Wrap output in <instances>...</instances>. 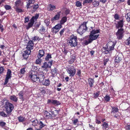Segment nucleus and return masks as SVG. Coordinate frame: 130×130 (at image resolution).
Wrapping results in <instances>:
<instances>
[{
	"mask_svg": "<svg viewBox=\"0 0 130 130\" xmlns=\"http://www.w3.org/2000/svg\"><path fill=\"white\" fill-rule=\"evenodd\" d=\"M42 81V83L43 85L48 86L50 84V81L48 79L43 80Z\"/></svg>",
	"mask_w": 130,
	"mask_h": 130,
	"instance_id": "obj_26",
	"label": "nucleus"
},
{
	"mask_svg": "<svg viewBox=\"0 0 130 130\" xmlns=\"http://www.w3.org/2000/svg\"><path fill=\"white\" fill-rule=\"evenodd\" d=\"M123 25V20H121L118 22V23L116 25V26L117 28H119L122 27Z\"/></svg>",
	"mask_w": 130,
	"mask_h": 130,
	"instance_id": "obj_21",
	"label": "nucleus"
},
{
	"mask_svg": "<svg viewBox=\"0 0 130 130\" xmlns=\"http://www.w3.org/2000/svg\"><path fill=\"white\" fill-rule=\"evenodd\" d=\"M39 14H36L34 16L32 17V18H31V20H33V21L34 22V20H36L38 18L39 16Z\"/></svg>",
	"mask_w": 130,
	"mask_h": 130,
	"instance_id": "obj_33",
	"label": "nucleus"
},
{
	"mask_svg": "<svg viewBox=\"0 0 130 130\" xmlns=\"http://www.w3.org/2000/svg\"><path fill=\"white\" fill-rule=\"evenodd\" d=\"M39 125V127L40 129L42 128L45 125V124L43 122L41 121H40Z\"/></svg>",
	"mask_w": 130,
	"mask_h": 130,
	"instance_id": "obj_32",
	"label": "nucleus"
},
{
	"mask_svg": "<svg viewBox=\"0 0 130 130\" xmlns=\"http://www.w3.org/2000/svg\"><path fill=\"white\" fill-rule=\"evenodd\" d=\"M29 77L31 78V80L34 82L38 81V78L37 74H32L30 75Z\"/></svg>",
	"mask_w": 130,
	"mask_h": 130,
	"instance_id": "obj_17",
	"label": "nucleus"
},
{
	"mask_svg": "<svg viewBox=\"0 0 130 130\" xmlns=\"http://www.w3.org/2000/svg\"><path fill=\"white\" fill-rule=\"evenodd\" d=\"M99 92H95L94 94V97L95 98H96L99 95Z\"/></svg>",
	"mask_w": 130,
	"mask_h": 130,
	"instance_id": "obj_44",
	"label": "nucleus"
},
{
	"mask_svg": "<svg viewBox=\"0 0 130 130\" xmlns=\"http://www.w3.org/2000/svg\"><path fill=\"white\" fill-rule=\"evenodd\" d=\"M6 108V111L8 113H10L14 108V106L12 104L8 102L5 103Z\"/></svg>",
	"mask_w": 130,
	"mask_h": 130,
	"instance_id": "obj_6",
	"label": "nucleus"
},
{
	"mask_svg": "<svg viewBox=\"0 0 130 130\" xmlns=\"http://www.w3.org/2000/svg\"><path fill=\"white\" fill-rule=\"evenodd\" d=\"M121 58L119 56H117L115 58V61L116 62L118 63L121 60Z\"/></svg>",
	"mask_w": 130,
	"mask_h": 130,
	"instance_id": "obj_36",
	"label": "nucleus"
},
{
	"mask_svg": "<svg viewBox=\"0 0 130 130\" xmlns=\"http://www.w3.org/2000/svg\"><path fill=\"white\" fill-rule=\"evenodd\" d=\"M6 125V123L3 121L0 122V126L2 128H4Z\"/></svg>",
	"mask_w": 130,
	"mask_h": 130,
	"instance_id": "obj_41",
	"label": "nucleus"
},
{
	"mask_svg": "<svg viewBox=\"0 0 130 130\" xmlns=\"http://www.w3.org/2000/svg\"><path fill=\"white\" fill-rule=\"evenodd\" d=\"M77 37L74 35L71 36L70 39L68 42V44L71 47H75L76 46L77 44Z\"/></svg>",
	"mask_w": 130,
	"mask_h": 130,
	"instance_id": "obj_3",
	"label": "nucleus"
},
{
	"mask_svg": "<svg viewBox=\"0 0 130 130\" xmlns=\"http://www.w3.org/2000/svg\"><path fill=\"white\" fill-rule=\"evenodd\" d=\"M0 48L2 50H3L4 49H5L6 47L4 45L2 44L0 45Z\"/></svg>",
	"mask_w": 130,
	"mask_h": 130,
	"instance_id": "obj_54",
	"label": "nucleus"
},
{
	"mask_svg": "<svg viewBox=\"0 0 130 130\" xmlns=\"http://www.w3.org/2000/svg\"><path fill=\"white\" fill-rule=\"evenodd\" d=\"M31 51L30 50L26 49L24 51L23 53L22 56L24 58L26 59L28 58V55L30 54Z\"/></svg>",
	"mask_w": 130,
	"mask_h": 130,
	"instance_id": "obj_14",
	"label": "nucleus"
},
{
	"mask_svg": "<svg viewBox=\"0 0 130 130\" xmlns=\"http://www.w3.org/2000/svg\"><path fill=\"white\" fill-rule=\"evenodd\" d=\"M61 11L57 13L54 17H52L51 19V21L53 22L56 20H59L60 18V15Z\"/></svg>",
	"mask_w": 130,
	"mask_h": 130,
	"instance_id": "obj_15",
	"label": "nucleus"
},
{
	"mask_svg": "<svg viewBox=\"0 0 130 130\" xmlns=\"http://www.w3.org/2000/svg\"><path fill=\"white\" fill-rule=\"evenodd\" d=\"M39 32L42 34H43L45 32V28L43 26L39 30Z\"/></svg>",
	"mask_w": 130,
	"mask_h": 130,
	"instance_id": "obj_29",
	"label": "nucleus"
},
{
	"mask_svg": "<svg viewBox=\"0 0 130 130\" xmlns=\"http://www.w3.org/2000/svg\"><path fill=\"white\" fill-rule=\"evenodd\" d=\"M62 27V25L60 24H58L52 28L51 31L53 33H56L58 32Z\"/></svg>",
	"mask_w": 130,
	"mask_h": 130,
	"instance_id": "obj_10",
	"label": "nucleus"
},
{
	"mask_svg": "<svg viewBox=\"0 0 130 130\" xmlns=\"http://www.w3.org/2000/svg\"><path fill=\"white\" fill-rule=\"evenodd\" d=\"M125 17L127 21L130 22V12L127 13L125 15Z\"/></svg>",
	"mask_w": 130,
	"mask_h": 130,
	"instance_id": "obj_31",
	"label": "nucleus"
},
{
	"mask_svg": "<svg viewBox=\"0 0 130 130\" xmlns=\"http://www.w3.org/2000/svg\"><path fill=\"white\" fill-rule=\"evenodd\" d=\"M52 58L51 54H48L45 58V60L46 61H48L49 59Z\"/></svg>",
	"mask_w": 130,
	"mask_h": 130,
	"instance_id": "obj_34",
	"label": "nucleus"
},
{
	"mask_svg": "<svg viewBox=\"0 0 130 130\" xmlns=\"http://www.w3.org/2000/svg\"><path fill=\"white\" fill-rule=\"evenodd\" d=\"M125 43L126 45H130V37L126 40Z\"/></svg>",
	"mask_w": 130,
	"mask_h": 130,
	"instance_id": "obj_37",
	"label": "nucleus"
},
{
	"mask_svg": "<svg viewBox=\"0 0 130 130\" xmlns=\"http://www.w3.org/2000/svg\"><path fill=\"white\" fill-rule=\"evenodd\" d=\"M21 3V1L20 0L17 1H16L15 3V5L18 7L19 6V5Z\"/></svg>",
	"mask_w": 130,
	"mask_h": 130,
	"instance_id": "obj_53",
	"label": "nucleus"
},
{
	"mask_svg": "<svg viewBox=\"0 0 130 130\" xmlns=\"http://www.w3.org/2000/svg\"><path fill=\"white\" fill-rule=\"evenodd\" d=\"M67 72L71 77L73 76L75 73L76 70L73 66H71L68 68Z\"/></svg>",
	"mask_w": 130,
	"mask_h": 130,
	"instance_id": "obj_8",
	"label": "nucleus"
},
{
	"mask_svg": "<svg viewBox=\"0 0 130 130\" xmlns=\"http://www.w3.org/2000/svg\"><path fill=\"white\" fill-rule=\"evenodd\" d=\"M124 31L122 28H120L118 29L117 32L116 33L117 38L119 40L122 39L123 36V34Z\"/></svg>",
	"mask_w": 130,
	"mask_h": 130,
	"instance_id": "obj_7",
	"label": "nucleus"
},
{
	"mask_svg": "<svg viewBox=\"0 0 130 130\" xmlns=\"http://www.w3.org/2000/svg\"><path fill=\"white\" fill-rule=\"evenodd\" d=\"M77 74L79 76H80L81 74V71L80 70H78L77 72Z\"/></svg>",
	"mask_w": 130,
	"mask_h": 130,
	"instance_id": "obj_62",
	"label": "nucleus"
},
{
	"mask_svg": "<svg viewBox=\"0 0 130 130\" xmlns=\"http://www.w3.org/2000/svg\"><path fill=\"white\" fill-rule=\"evenodd\" d=\"M86 22H84L80 25L77 30V32L80 35H82L87 29Z\"/></svg>",
	"mask_w": 130,
	"mask_h": 130,
	"instance_id": "obj_4",
	"label": "nucleus"
},
{
	"mask_svg": "<svg viewBox=\"0 0 130 130\" xmlns=\"http://www.w3.org/2000/svg\"><path fill=\"white\" fill-rule=\"evenodd\" d=\"M38 122V121L37 120H35L32 121V125L33 126H35L37 125Z\"/></svg>",
	"mask_w": 130,
	"mask_h": 130,
	"instance_id": "obj_39",
	"label": "nucleus"
},
{
	"mask_svg": "<svg viewBox=\"0 0 130 130\" xmlns=\"http://www.w3.org/2000/svg\"><path fill=\"white\" fill-rule=\"evenodd\" d=\"M37 75L38 78V82H41L43 81L44 78V74L43 73H41L39 74H37Z\"/></svg>",
	"mask_w": 130,
	"mask_h": 130,
	"instance_id": "obj_18",
	"label": "nucleus"
},
{
	"mask_svg": "<svg viewBox=\"0 0 130 130\" xmlns=\"http://www.w3.org/2000/svg\"><path fill=\"white\" fill-rule=\"evenodd\" d=\"M114 18L118 20L119 18V16L118 14H115L114 16Z\"/></svg>",
	"mask_w": 130,
	"mask_h": 130,
	"instance_id": "obj_61",
	"label": "nucleus"
},
{
	"mask_svg": "<svg viewBox=\"0 0 130 130\" xmlns=\"http://www.w3.org/2000/svg\"><path fill=\"white\" fill-rule=\"evenodd\" d=\"M92 2V0H84L83 4H84L86 3H91Z\"/></svg>",
	"mask_w": 130,
	"mask_h": 130,
	"instance_id": "obj_46",
	"label": "nucleus"
},
{
	"mask_svg": "<svg viewBox=\"0 0 130 130\" xmlns=\"http://www.w3.org/2000/svg\"><path fill=\"white\" fill-rule=\"evenodd\" d=\"M18 119L19 122H22L24 121V118L23 117H20L18 118Z\"/></svg>",
	"mask_w": 130,
	"mask_h": 130,
	"instance_id": "obj_47",
	"label": "nucleus"
},
{
	"mask_svg": "<svg viewBox=\"0 0 130 130\" xmlns=\"http://www.w3.org/2000/svg\"><path fill=\"white\" fill-rule=\"evenodd\" d=\"M112 110L111 113L113 114H115L114 115L113 117L118 118L119 117V115H117V113L119 112V109L118 107L116 106L111 107Z\"/></svg>",
	"mask_w": 130,
	"mask_h": 130,
	"instance_id": "obj_9",
	"label": "nucleus"
},
{
	"mask_svg": "<svg viewBox=\"0 0 130 130\" xmlns=\"http://www.w3.org/2000/svg\"><path fill=\"white\" fill-rule=\"evenodd\" d=\"M45 89V88H42V90H41V92L42 94H44L46 92Z\"/></svg>",
	"mask_w": 130,
	"mask_h": 130,
	"instance_id": "obj_55",
	"label": "nucleus"
},
{
	"mask_svg": "<svg viewBox=\"0 0 130 130\" xmlns=\"http://www.w3.org/2000/svg\"><path fill=\"white\" fill-rule=\"evenodd\" d=\"M41 58H38L36 61V63L37 64H40L42 60L40 59Z\"/></svg>",
	"mask_w": 130,
	"mask_h": 130,
	"instance_id": "obj_42",
	"label": "nucleus"
},
{
	"mask_svg": "<svg viewBox=\"0 0 130 130\" xmlns=\"http://www.w3.org/2000/svg\"><path fill=\"white\" fill-rule=\"evenodd\" d=\"M116 43L110 41L108 42L106 45V46L103 47V51L105 54H107L113 50Z\"/></svg>",
	"mask_w": 130,
	"mask_h": 130,
	"instance_id": "obj_2",
	"label": "nucleus"
},
{
	"mask_svg": "<svg viewBox=\"0 0 130 130\" xmlns=\"http://www.w3.org/2000/svg\"><path fill=\"white\" fill-rule=\"evenodd\" d=\"M10 99L11 100L15 102H17L18 100L17 98L15 95H13L10 96Z\"/></svg>",
	"mask_w": 130,
	"mask_h": 130,
	"instance_id": "obj_28",
	"label": "nucleus"
},
{
	"mask_svg": "<svg viewBox=\"0 0 130 130\" xmlns=\"http://www.w3.org/2000/svg\"><path fill=\"white\" fill-rule=\"evenodd\" d=\"M53 60H50L49 62H45L42 66V68L43 70H45L47 71L48 69H51L53 64Z\"/></svg>",
	"mask_w": 130,
	"mask_h": 130,
	"instance_id": "obj_5",
	"label": "nucleus"
},
{
	"mask_svg": "<svg viewBox=\"0 0 130 130\" xmlns=\"http://www.w3.org/2000/svg\"><path fill=\"white\" fill-rule=\"evenodd\" d=\"M65 30V29H63L62 30H61L60 32V35L61 36L63 35V33L64 32V31Z\"/></svg>",
	"mask_w": 130,
	"mask_h": 130,
	"instance_id": "obj_58",
	"label": "nucleus"
},
{
	"mask_svg": "<svg viewBox=\"0 0 130 130\" xmlns=\"http://www.w3.org/2000/svg\"><path fill=\"white\" fill-rule=\"evenodd\" d=\"M47 103L49 104H52L54 105L58 106L60 104V102L56 100L49 99L47 101Z\"/></svg>",
	"mask_w": 130,
	"mask_h": 130,
	"instance_id": "obj_11",
	"label": "nucleus"
},
{
	"mask_svg": "<svg viewBox=\"0 0 130 130\" xmlns=\"http://www.w3.org/2000/svg\"><path fill=\"white\" fill-rule=\"evenodd\" d=\"M67 20V18L66 17H64L62 18L61 19L60 21V24H61V25L62 24H63L65 22H66Z\"/></svg>",
	"mask_w": 130,
	"mask_h": 130,
	"instance_id": "obj_25",
	"label": "nucleus"
},
{
	"mask_svg": "<svg viewBox=\"0 0 130 130\" xmlns=\"http://www.w3.org/2000/svg\"><path fill=\"white\" fill-rule=\"evenodd\" d=\"M29 20V18L28 17H26L25 18L24 22L26 23L28 22Z\"/></svg>",
	"mask_w": 130,
	"mask_h": 130,
	"instance_id": "obj_56",
	"label": "nucleus"
},
{
	"mask_svg": "<svg viewBox=\"0 0 130 130\" xmlns=\"http://www.w3.org/2000/svg\"><path fill=\"white\" fill-rule=\"evenodd\" d=\"M6 1V0H2L0 1V5L1 6H2L3 5V4H2V3H3L5 1Z\"/></svg>",
	"mask_w": 130,
	"mask_h": 130,
	"instance_id": "obj_64",
	"label": "nucleus"
},
{
	"mask_svg": "<svg viewBox=\"0 0 130 130\" xmlns=\"http://www.w3.org/2000/svg\"><path fill=\"white\" fill-rule=\"evenodd\" d=\"M0 115L3 117H6L7 116V115L3 112H0Z\"/></svg>",
	"mask_w": 130,
	"mask_h": 130,
	"instance_id": "obj_48",
	"label": "nucleus"
},
{
	"mask_svg": "<svg viewBox=\"0 0 130 130\" xmlns=\"http://www.w3.org/2000/svg\"><path fill=\"white\" fill-rule=\"evenodd\" d=\"M94 81L93 79L90 78L88 80V83L91 87H92L93 86V83Z\"/></svg>",
	"mask_w": 130,
	"mask_h": 130,
	"instance_id": "obj_27",
	"label": "nucleus"
},
{
	"mask_svg": "<svg viewBox=\"0 0 130 130\" xmlns=\"http://www.w3.org/2000/svg\"><path fill=\"white\" fill-rule=\"evenodd\" d=\"M78 121V120L77 119H75L74 120H72V123L73 124H74V125H76V124H77V122Z\"/></svg>",
	"mask_w": 130,
	"mask_h": 130,
	"instance_id": "obj_51",
	"label": "nucleus"
},
{
	"mask_svg": "<svg viewBox=\"0 0 130 130\" xmlns=\"http://www.w3.org/2000/svg\"><path fill=\"white\" fill-rule=\"evenodd\" d=\"M102 126H103L102 128L103 129H104L105 130H107L108 129V125L107 123L105 122H104Z\"/></svg>",
	"mask_w": 130,
	"mask_h": 130,
	"instance_id": "obj_24",
	"label": "nucleus"
},
{
	"mask_svg": "<svg viewBox=\"0 0 130 130\" xmlns=\"http://www.w3.org/2000/svg\"><path fill=\"white\" fill-rule=\"evenodd\" d=\"M65 13L67 14L69 13L70 11L69 9H66L65 11Z\"/></svg>",
	"mask_w": 130,
	"mask_h": 130,
	"instance_id": "obj_63",
	"label": "nucleus"
},
{
	"mask_svg": "<svg viewBox=\"0 0 130 130\" xmlns=\"http://www.w3.org/2000/svg\"><path fill=\"white\" fill-rule=\"evenodd\" d=\"M34 21L33 20H32L31 19L30 22L28 24V26L29 27H32Z\"/></svg>",
	"mask_w": 130,
	"mask_h": 130,
	"instance_id": "obj_38",
	"label": "nucleus"
},
{
	"mask_svg": "<svg viewBox=\"0 0 130 130\" xmlns=\"http://www.w3.org/2000/svg\"><path fill=\"white\" fill-rule=\"evenodd\" d=\"M25 68L21 69L20 70V73L22 74H24L25 72Z\"/></svg>",
	"mask_w": 130,
	"mask_h": 130,
	"instance_id": "obj_45",
	"label": "nucleus"
},
{
	"mask_svg": "<svg viewBox=\"0 0 130 130\" xmlns=\"http://www.w3.org/2000/svg\"><path fill=\"white\" fill-rule=\"evenodd\" d=\"M24 94V92L22 91H21L19 93L18 95L20 97V99L21 100H23V95Z\"/></svg>",
	"mask_w": 130,
	"mask_h": 130,
	"instance_id": "obj_30",
	"label": "nucleus"
},
{
	"mask_svg": "<svg viewBox=\"0 0 130 130\" xmlns=\"http://www.w3.org/2000/svg\"><path fill=\"white\" fill-rule=\"evenodd\" d=\"M56 9V7L54 5L50 4L48 5L47 6V9L48 11H53Z\"/></svg>",
	"mask_w": 130,
	"mask_h": 130,
	"instance_id": "obj_19",
	"label": "nucleus"
},
{
	"mask_svg": "<svg viewBox=\"0 0 130 130\" xmlns=\"http://www.w3.org/2000/svg\"><path fill=\"white\" fill-rule=\"evenodd\" d=\"M76 5L77 7H80L82 6L81 3L79 1H77L76 2Z\"/></svg>",
	"mask_w": 130,
	"mask_h": 130,
	"instance_id": "obj_43",
	"label": "nucleus"
},
{
	"mask_svg": "<svg viewBox=\"0 0 130 130\" xmlns=\"http://www.w3.org/2000/svg\"><path fill=\"white\" fill-rule=\"evenodd\" d=\"M99 2L98 1H95L93 2V4L94 7H97L99 6Z\"/></svg>",
	"mask_w": 130,
	"mask_h": 130,
	"instance_id": "obj_35",
	"label": "nucleus"
},
{
	"mask_svg": "<svg viewBox=\"0 0 130 130\" xmlns=\"http://www.w3.org/2000/svg\"><path fill=\"white\" fill-rule=\"evenodd\" d=\"M5 9L7 10H9L11 8V7L9 5H6L4 6Z\"/></svg>",
	"mask_w": 130,
	"mask_h": 130,
	"instance_id": "obj_49",
	"label": "nucleus"
},
{
	"mask_svg": "<svg viewBox=\"0 0 130 130\" xmlns=\"http://www.w3.org/2000/svg\"><path fill=\"white\" fill-rule=\"evenodd\" d=\"M39 6L38 4H35L33 7V9L34 10H36L39 7Z\"/></svg>",
	"mask_w": 130,
	"mask_h": 130,
	"instance_id": "obj_52",
	"label": "nucleus"
},
{
	"mask_svg": "<svg viewBox=\"0 0 130 130\" xmlns=\"http://www.w3.org/2000/svg\"><path fill=\"white\" fill-rule=\"evenodd\" d=\"M100 31L98 29L93 30L91 31L89 37H87V40L84 41V43L86 45H87L91 43L94 40L97 39L98 37Z\"/></svg>",
	"mask_w": 130,
	"mask_h": 130,
	"instance_id": "obj_1",
	"label": "nucleus"
},
{
	"mask_svg": "<svg viewBox=\"0 0 130 130\" xmlns=\"http://www.w3.org/2000/svg\"><path fill=\"white\" fill-rule=\"evenodd\" d=\"M44 22L45 23L46 26H47L50 24L49 21L48 20H45L44 21Z\"/></svg>",
	"mask_w": 130,
	"mask_h": 130,
	"instance_id": "obj_57",
	"label": "nucleus"
},
{
	"mask_svg": "<svg viewBox=\"0 0 130 130\" xmlns=\"http://www.w3.org/2000/svg\"><path fill=\"white\" fill-rule=\"evenodd\" d=\"M43 116L44 118L46 119H49L52 117V115L47 111H45L43 113Z\"/></svg>",
	"mask_w": 130,
	"mask_h": 130,
	"instance_id": "obj_13",
	"label": "nucleus"
},
{
	"mask_svg": "<svg viewBox=\"0 0 130 130\" xmlns=\"http://www.w3.org/2000/svg\"><path fill=\"white\" fill-rule=\"evenodd\" d=\"M33 42L32 41H30L27 44L26 49L31 51L33 48Z\"/></svg>",
	"mask_w": 130,
	"mask_h": 130,
	"instance_id": "obj_16",
	"label": "nucleus"
},
{
	"mask_svg": "<svg viewBox=\"0 0 130 130\" xmlns=\"http://www.w3.org/2000/svg\"><path fill=\"white\" fill-rule=\"evenodd\" d=\"M11 70L9 69H8L5 78V81L4 83V85L6 84L7 83L9 79L11 77Z\"/></svg>",
	"mask_w": 130,
	"mask_h": 130,
	"instance_id": "obj_12",
	"label": "nucleus"
},
{
	"mask_svg": "<svg viewBox=\"0 0 130 130\" xmlns=\"http://www.w3.org/2000/svg\"><path fill=\"white\" fill-rule=\"evenodd\" d=\"M108 59H105L104 61V66H105L107 63V62L108 61Z\"/></svg>",
	"mask_w": 130,
	"mask_h": 130,
	"instance_id": "obj_59",
	"label": "nucleus"
},
{
	"mask_svg": "<svg viewBox=\"0 0 130 130\" xmlns=\"http://www.w3.org/2000/svg\"><path fill=\"white\" fill-rule=\"evenodd\" d=\"M104 99L105 101L106 102H108L109 101L110 99V97L109 96L106 95L104 97Z\"/></svg>",
	"mask_w": 130,
	"mask_h": 130,
	"instance_id": "obj_40",
	"label": "nucleus"
},
{
	"mask_svg": "<svg viewBox=\"0 0 130 130\" xmlns=\"http://www.w3.org/2000/svg\"><path fill=\"white\" fill-rule=\"evenodd\" d=\"M15 10L16 11L18 12H21L23 11V10L21 9L18 8H15Z\"/></svg>",
	"mask_w": 130,
	"mask_h": 130,
	"instance_id": "obj_50",
	"label": "nucleus"
},
{
	"mask_svg": "<svg viewBox=\"0 0 130 130\" xmlns=\"http://www.w3.org/2000/svg\"><path fill=\"white\" fill-rule=\"evenodd\" d=\"M34 0H26V3L27 5L26 7L27 9H28L29 7V6L33 2Z\"/></svg>",
	"mask_w": 130,
	"mask_h": 130,
	"instance_id": "obj_23",
	"label": "nucleus"
},
{
	"mask_svg": "<svg viewBox=\"0 0 130 130\" xmlns=\"http://www.w3.org/2000/svg\"><path fill=\"white\" fill-rule=\"evenodd\" d=\"M126 129L127 130H130V124L126 125Z\"/></svg>",
	"mask_w": 130,
	"mask_h": 130,
	"instance_id": "obj_60",
	"label": "nucleus"
},
{
	"mask_svg": "<svg viewBox=\"0 0 130 130\" xmlns=\"http://www.w3.org/2000/svg\"><path fill=\"white\" fill-rule=\"evenodd\" d=\"M76 58L75 56H72L71 59L68 61L69 63L71 64H72L75 60Z\"/></svg>",
	"mask_w": 130,
	"mask_h": 130,
	"instance_id": "obj_22",
	"label": "nucleus"
},
{
	"mask_svg": "<svg viewBox=\"0 0 130 130\" xmlns=\"http://www.w3.org/2000/svg\"><path fill=\"white\" fill-rule=\"evenodd\" d=\"M45 53L43 50H40L39 52V53L37 57L38 58H41L44 55Z\"/></svg>",
	"mask_w": 130,
	"mask_h": 130,
	"instance_id": "obj_20",
	"label": "nucleus"
}]
</instances>
